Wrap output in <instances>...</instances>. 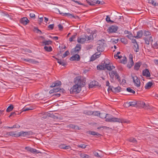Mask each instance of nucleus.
I'll return each mask as SVG.
<instances>
[{"instance_id": "obj_1", "label": "nucleus", "mask_w": 158, "mask_h": 158, "mask_svg": "<svg viewBox=\"0 0 158 158\" xmlns=\"http://www.w3.org/2000/svg\"><path fill=\"white\" fill-rule=\"evenodd\" d=\"M74 82L75 84L81 88L85 85L84 80L81 79L79 77H77L74 79Z\"/></svg>"}, {"instance_id": "obj_2", "label": "nucleus", "mask_w": 158, "mask_h": 158, "mask_svg": "<svg viewBox=\"0 0 158 158\" xmlns=\"http://www.w3.org/2000/svg\"><path fill=\"white\" fill-rule=\"evenodd\" d=\"M81 45L80 44H77L76 47L72 49L71 51V54H78L81 51Z\"/></svg>"}, {"instance_id": "obj_3", "label": "nucleus", "mask_w": 158, "mask_h": 158, "mask_svg": "<svg viewBox=\"0 0 158 158\" xmlns=\"http://www.w3.org/2000/svg\"><path fill=\"white\" fill-rule=\"evenodd\" d=\"M81 90V88L76 84L74 85L70 89L71 93H78Z\"/></svg>"}, {"instance_id": "obj_4", "label": "nucleus", "mask_w": 158, "mask_h": 158, "mask_svg": "<svg viewBox=\"0 0 158 158\" xmlns=\"http://www.w3.org/2000/svg\"><path fill=\"white\" fill-rule=\"evenodd\" d=\"M118 29V27L114 25H111L108 28L107 31L109 33H115Z\"/></svg>"}, {"instance_id": "obj_5", "label": "nucleus", "mask_w": 158, "mask_h": 158, "mask_svg": "<svg viewBox=\"0 0 158 158\" xmlns=\"http://www.w3.org/2000/svg\"><path fill=\"white\" fill-rule=\"evenodd\" d=\"M109 75L111 78H113L114 76H115V78L118 79H120V77L119 75L118 74L116 71H112L109 72Z\"/></svg>"}, {"instance_id": "obj_6", "label": "nucleus", "mask_w": 158, "mask_h": 158, "mask_svg": "<svg viewBox=\"0 0 158 158\" xmlns=\"http://www.w3.org/2000/svg\"><path fill=\"white\" fill-rule=\"evenodd\" d=\"M132 78L133 80V82L135 84V86L137 87H139L140 86V82L139 79L138 77L135 76L134 77L132 76Z\"/></svg>"}, {"instance_id": "obj_7", "label": "nucleus", "mask_w": 158, "mask_h": 158, "mask_svg": "<svg viewBox=\"0 0 158 158\" xmlns=\"http://www.w3.org/2000/svg\"><path fill=\"white\" fill-rule=\"evenodd\" d=\"M72 55H73L70 58V60L71 61H79L80 59V56L78 54H71Z\"/></svg>"}, {"instance_id": "obj_8", "label": "nucleus", "mask_w": 158, "mask_h": 158, "mask_svg": "<svg viewBox=\"0 0 158 158\" xmlns=\"http://www.w3.org/2000/svg\"><path fill=\"white\" fill-rule=\"evenodd\" d=\"M87 36L86 35H82V37L80 38L78 37L77 39V41L78 43H80L83 44L86 40Z\"/></svg>"}, {"instance_id": "obj_9", "label": "nucleus", "mask_w": 158, "mask_h": 158, "mask_svg": "<svg viewBox=\"0 0 158 158\" xmlns=\"http://www.w3.org/2000/svg\"><path fill=\"white\" fill-rule=\"evenodd\" d=\"M137 104L136 107H142L143 108H146V107L145 103L142 101H136Z\"/></svg>"}, {"instance_id": "obj_10", "label": "nucleus", "mask_w": 158, "mask_h": 158, "mask_svg": "<svg viewBox=\"0 0 158 158\" xmlns=\"http://www.w3.org/2000/svg\"><path fill=\"white\" fill-rule=\"evenodd\" d=\"M25 149L28 151H29L33 153H36L37 154H38L40 153V152L35 149L33 148L29 147H26L25 148Z\"/></svg>"}, {"instance_id": "obj_11", "label": "nucleus", "mask_w": 158, "mask_h": 158, "mask_svg": "<svg viewBox=\"0 0 158 158\" xmlns=\"http://www.w3.org/2000/svg\"><path fill=\"white\" fill-rule=\"evenodd\" d=\"M104 67L105 70L106 69L107 70L109 71H110L115 68V67L113 66L111 64H110L109 61L107 64H106L105 65V66Z\"/></svg>"}, {"instance_id": "obj_12", "label": "nucleus", "mask_w": 158, "mask_h": 158, "mask_svg": "<svg viewBox=\"0 0 158 158\" xmlns=\"http://www.w3.org/2000/svg\"><path fill=\"white\" fill-rule=\"evenodd\" d=\"M142 75L146 77H149L151 76L150 73L148 69H145L142 71Z\"/></svg>"}, {"instance_id": "obj_13", "label": "nucleus", "mask_w": 158, "mask_h": 158, "mask_svg": "<svg viewBox=\"0 0 158 158\" xmlns=\"http://www.w3.org/2000/svg\"><path fill=\"white\" fill-rule=\"evenodd\" d=\"M20 22L24 25H26L29 23V21L26 17L22 18L20 20Z\"/></svg>"}, {"instance_id": "obj_14", "label": "nucleus", "mask_w": 158, "mask_h": 158, "mask_svg": "<svg viewBox=\"0 0 158 158\" xmlns=\"http://www.w3.org/2000/svg\"><path fill=\"white\" fill-rule=\"evenodd\" d=\"M129 58L130 62L128 63L127 64V66L129 68H131L134 64V62L133 60V56L132 55H129Z\"/></svg>"}, {"instance_id": "obj_15", "label": "nucleus", "mask_w": 158, "mask_h": 158, "mask_svg": "<svg viewBox=\"0 0 158 158\" xmlns=\"http://www.w3.org/2000/svg\"><path fill=\"white\" fill-rule=\"evenodd\" d=\"M145 44L148 45H149L150 44V42H153V40L152 37L151 36L149 37H147L144 38Z\"/></svg>"}, {"instance_id": "obj_16", "label": "nucleus", "mask_w": 158, "mask_h": 158, "mask_svg": "<svg viewBox=\"0 0 158 158\" xmlns=\"http://www.w3.org/2000/svg\"><path fill=\"white\" fill-rule=\"evenodd\" d=\"M110 89L111 91L115 93L119 92L121 91L120 90L121 89V87L119 86L115 88H114L113 87V88H111Z\"/></svg>"}, {"instance_id": "obj_17", "label": "nucleus", "mask_w": 158, "mask_h": 158, "mask_svg": "<svg viewBox=\"0 0 158 158\" xmlns=\"http://www.w3.org/2000/svg\"><path fill=\"white\" fill-rule=\"evenodd\" d=\"M59 12L60 14L62 15L63 16H67L68 17H70V18H75V16L72 14H71L69 13H60V11L59 10Z\"/></svg>"}, {"instance_id": "obj_18", "label": "nucleus", "mask_w": 158, "mask_h": 158, "mask_svg": "<svg viewBox=\"0 0 158 158\" xmlns=\"http://www.w3.org/2000/svg\"><path fill=\"white\" fill-rule=\"evenodd\" d=\"M61 82L59 81H56L53 83L52 85L50 86L51 87H56L61 85Z\"/></svg>"}, {"instance_id": "obj_19", "label": "nucleus", "mask_w": 158, "mask_h": 158, "mask_svg": "<svg viewBox=\"0 0 158 158\" xmlns=\"http://www.w3.org/2000/svg\"><path fill=\"white\" fill-rule=\"evenodd\" d=\"M143 35V31L142 30H140L137 32V35L136 36H134V37L137 39H139Z\"/></svg>"}, {"instance_id": "obj_20", "label": "nucleus", "mask_w": 158, "mask_h": 158, "mask_svg": "<svg viewBox=\"0 0 158 158\" xmlns=\"http://www.w3.org/2000/svg\"><path fill=\"white\" fill-rule=\"evenodd\" d=\"M126 104H128V107L130 106L132 107H136L137 102L136 101H134L132 102H126Z\"/></svg>"}, {"instance_id": "obj_21", "label": "nucleus", "mask_w": 158, "mask_h": 158, "mask_svg": "<svg viewBox=\"0 0 158 158\" xmlns=\"http://www.w3.org/2000/svg\"><path fill=\"white\" fill-rule=\"evenodd\" d=\"M55 116L53 114H51L50 113H45L43 115L42 117V118L44 119H46L48 117H51L52 118H54Z\"/></svg>"}, {"instance_id": "obj_22", "label": "nucleus", "mask_w": 158, "mask_h": 158, "mask_svg": "<svg viewBox=\"0 0 158 158\" xmlns=\"http://www.w3.org/2000/svg\"><path fill=\"white\" fill-rule=\"evenodd\" d=\"M141 64L142 63L141 62L136 63L134 67V69L136 70H138Z\"/></svg>"}, {"instance_id": "obj_23", "label": "nucleus", "mask_w": 158, "mask_h": 158, "mask_svg": "<svg viewBox=\"0 0 158 158\" xmlns=\"http://www.w3.org/2000/svg\"><path fill=\"white\" fill-rule=\"evenodd\" d=\"M89 134L94 136H96V137H100L101 135H101L100 134L97 133L95 131H89Z\"/></svg>"}, {"instance_id": "obj_24", "label": "nucleus", "mask_w": 158, "mask_h": 158, "mask_svg": "<svg viewBox=\"0 0 158 158\" xmlns=\"http://www.w3.org/2000/svg\"><path fill=\"white\" fill-rule=\"evenodd\" d=\"M153 83L152 82H149L147 83L145 86V88L146 89H148L151 88Z\"/></svg>"}, {"instance_id": "obj_25", "label": "nucleus", "mask_w": 158, "mask_h": 158, "mask_svg": "<svg viewBox=\"0 0 158 158\" xmlns=\"http://www.w3.org/2000/svg\"><path fill=\"white\" fill-rule=\"evenodd\" d=\"M109 120L110 121L109 122H118L120 120L119 118L114 117L113 116L111 119H109Z\"/></svg>"}, {"instance_id": "obj_26", "label": "nucleus", "mask_w": 158, "mask_h": 158, "mask_svg": "<svg viewBox=\"0 0 158 158\" xmlns=\"http://www.w3.org/2000/svg\"><path fill=\"white\" fill-rule=\"evenodd\" d=\"M97 50L98 52H102L104 50V48L103 47L102 44H100L98 46Z\"/></svg>"}, {"instance_id": "obj_27", "label": "nucleus", "mask_w": 158, "mask_h": 158, "mask_svg": "<svg viewBox=\"0 0 158 158\" xmlns=\"http://www.w3.org/2000/svg\"><path fill=\"white\" fill-rule=\"evenodd\" d=\"M98 83V82L97 81H92V82H90V84L89 85V87L90 88H92L94 86L97 85Z\"/></svg>"}, {"instance_id": "obj_28", "label": "nucleus", "mask_w": 158, "mask_h": 158, "mask_svg": "<svg viewBox=\"0 0 158 158\" xmlns=\"http://www.w3.org/2000/svg\"><path fill=\"white\" fill-rule=\"evenodd\" d=\"M134 49L135 51L136 52L139 51V48L138 44H135L134 45Z\"/></svg>"}, {"instance_id": "obj_29", "label": "nucleus", "mask_w": 158, "mask_h": 158, "mask_svg": "<svg viewBox=\"0 0 158 158\" xmlns=\"http://www.w3.org/2000/svg\"><path fill=\"white\" fill-rule=\"evenodd\" d=\"M44 49L46 51L48 52H50L52 50V48L51 46L48 47L47 46H45L44 47Z\"/></svg>"}, {"instance_id": "obj_30", "label": "nucleus", "mask_w": 158, "mask_h": 158, "mask_svg": "<svg viewBox=\"0 0 158 158\" xmlns=\"http://www.w3.org/2000/svg\"><path fill=\"white\" fill-rule=\"evenodd\" d=\"M42 43L45 45H48L51 44L52 43V41L50 40H48L44 41L42 42Z\"/></svg>"}, {"instance_id": "obj_31", "label": "nucleus", "mask_w": 158, "mask_h": 158, "mask_svg": "<svg viewBox=\"0 0 158 158\" xmlns=\"http://www.w3.org/2000/svg\"><path fill=\"white\" fill-rule=\"evenodd\" d=\"M106 122H109L110 121L109 119L110 120L113 116L108 114H106Z\"/></svg>"}, {"instance_id": "obj_32", "label": "nucleus", "mask_w": 158, "mask_h": 158, "mask_svg": "<svg viewBox=\"0 0 158 158\" xmlns=\"http://www.w3.org/2000/svg\"><path fill=\"white\" fill-rule=\"evenodd\" d=\"M83 113L88 115L92 114V111L90 110H85L83 112Z\"/></svg>"}, {"instance_id": "obj_33", "label": "nucleus", "mask_w": 158, "mask_h": 158, "mask_svg": "<svg viewBox=\"0 0 158 158\" xmlns=\"http://www.w3.org/2000/svg\"><path fill=\"white\" fill-rule=\"evenodd\" d=\"M61 148L65 149H69L71 148V147L69 145L66 146L65 145H61L60 146Z\"/></svg>"}, {"instance_id": "obj_34", "label": "nucleus", "mask_w": 158, "mask_h": 158, "mask_svg": "<svg viewBox=\"0 0 158 158\" xmlns=\"http://www.w3.org/2000/svg\"><path fill=\"white\" fill-rule=\"evenodd\" d=\"M129 141L133 143L136 144L137 143V141L136 139L133 137L130 138L129 139Z\"/></svg>"}, {"instance_id": "obj_35", "label": "nucleus", "mask_w": 158, "mask_h": 158, "mask_svg": "<svg viewBox=\"0 0 158 158\" xmlns=\"http://www.w3.org/2000/svg\"><path fill=\"white\" fill-rule=\"evenodd\" d=\"M106 85L107 86H108L109 87L107 89L108 92H109V91H110V88H113V86L110 85V83L108 81H106Z\"/></svg>"}, {"instance_id": "obj_36", "label": "nucleus", "mask_w": 158, "mask_h": 158, "mask_svg": "<svg viewBox=\"0 0 158 158\" xmlns=\"http://www.w3.org/2000/svg\"><path fill=\"white\" fill-rule=\"evenodd\" d=\"M33 30L34 31L37 33H40V34H41L42 33V31L40 30L38 27H34Z\"/></svg>"}, {"instance_id": "obj_37", "label": "nucleus", "mask_w": 158, "mask_h": 158, "mask_svg": "<svg viewBox=\"0 0 158 158\" xmlns=\"http://www.w3.org/2000/svg\"><path fill=\"white\" fill-rule=\"evenodd\" d=\"M13 108V106L12 105H11L9 106L6 109V111L7 112H9L11 111Z\"/></svg>"}, {"instance_id": "obj_38", "label": "nucleus", "mask_w": 158, "mask_h": 158, "mask_svg": "<svg viewBox=\"0 0 158 158\" xmlns=\"http://www.w3.org/2000/svg\"><path fill=\"white\" fill-rule=\"evenodd\" d=\"M98 55H96V54H94L90 58V61H93L95 60L96 58H98Z\"/></svg>"}, {"instance_id": "obj_39", "label": "nucleus", "mask_w": 158, "mask_h": 158, "mask_svg": "<svg viewBox=\"0 0 158 158\" xmlns=\"http://www.w3.org/2000/svg\"><path fill=\"white\" fill-rule=\"evenodd\" d=\"M21 113V112L19 113L18 111H16L14 112H11L10 115L9 116V117L10 118L12 116H14L15 115L17 114H19Z\"/></svg>"}, {"instance_id": "obj_40", "label": "nucleus", "mask_w": 158, "mask_h": 158, "mask_svg": "<svg viewBox=\"0 0 158 158\" xmlns=\"http://www.w3.org/2000/svg\"><path fill=\"white\" fill-rule=\"evenodd\" d=\"M105 66H102V65H98L97 67V69L98 70H105Z\"/></svg>"}, {"instance_id": "obj_41", "label": "nucleus", "mask_w": 158, "mask_h": 158, "mask_svg": "<svg viewBox=\"0 0 158 158\" xmlns=\"http://www.w3.org/2000/svg\"><path fill=\"white\" fill-rule=\"evenodd\" d=\"M106 114L104 113H100L99 117L102 118H106Z\"/></svg>"}, {"instance_id": "obj_42", "label": "nucleus", "mask_w": 158, "mask_h": 158, "mask_svg": "<svg viewBox=\"0 0 158 158\" xmlns=\"http://www.w3.org/2000/svg\"><path fill=\"white\" fill-rule=\"evenodd\" d=\"M126 89L127 91L133 94L135 93V91L132 89L131 88H130V87H128Z\"/></svg>"}, {"instance_id": "obj_43", "label": "nucleus", "mask_w": 158, "mask_h": 158, "mask_svg": "<svg viewBox=\"0 0 158 158\" xmlns=\"http://www.w3.org/2000/svg\"><path fill=\"white\" fill-rule=\"evenodd\" d=\"M121 42L124 44H127V41L125 38H123L120 39Z\"/></svg>"}, {"instance_id": "obj_44", "label": "nucleus", "mask_w": 158, "mask_h": 158, "mask_svg": "<svg viewBox=\"0 0 158 158\" xmlns=\"http://www.w3.org/2000/svg\"><path fill=\"white\" fill-rule=\"evenodd\" d=\"M77 34L76 33H75V34L73 35L72 37L69 38V40L70 42L73 41V40L75 39L76 38V36L77 35Z\"/></svg>"}, {"instance_id": "obj_45", "label": "nucleus", "mask_w": 158, "mask_h": 158, "mask_svg": "<svg viewBox=\"0 0 158 158\" xmlns=\"http://www.w3.org/2000/svg\"><path fill=\"white\" fill-rule=\"evenodd\" d=\"M69 54V51L67 50L63 54V56H62V58H63L68 56Z\"/></svg>"}, {"instance_id": "obj_46", "label": "nucleus", "mask_w": 158, "mask_h": 158, "mask_svg": "<svg viewBox=\"0 0 158 158\" xmlns=\"http://www.w3.org/2000/svg\"><path fill=\"white\" fill-rule=\"evenodd\" d=\"M92 114H93L94 116H98L100 113L99 111H94L92 112Z\"/></svg>"}, {"instance_id": "obj_47", "label": "nucleus", "mask_w": 158, "mask_h": 158, "mask_svg": "<svg viewBox=\"0 0 158 158\" xmlns=\"http://www.w3.org/2000/svg\"><path fill=\"white\" fill-rule=\"evenodd\" d=\"M87 145L83 144H81L80 145H77V146L78 148H85Z\"/></svg>"}, {"instance_id": "obj_48", "label": "nucleus", "mask_w": 158, "mask_h": 158, "mask_svg": "<svg viewBox=\"0 0 158 158\" xmlns=\"http://www.w3.org/2000/svg\"><path fill=\"white\" fill-rule=\"evenodd\" d=\"M127 61V59L126 57H125L121 60V63L123 64H126Z\"/></svg>"}, {"instance_id": "obj_49", "label": "nucleus", "mask_w": 158, "mask_h": 158, "mask_svg": "<svg viewBox=\"0 0 158 158\" xmlns=\"http://www.w3.org/2000/svg\"><path fill=\"white\" fill-rule=\"evenodd\" d=\"M19 135L20 136H25V131H21L19 132Z\"/></svg>"}, {"instance_id": "obj_50", "label": "nucleus", "mask_w": 158, "mask_h": 158, "mask_svg": "<svg viewBox=\"0 0 158 158\" xmlns=\"http://www.w3.org/2000/svg\"><path fill=\"white\" fill-rule=\"evenodd\" d=\"M109 61V60L107 59L106 60V61H102L101 63V64L102 66H105V65L106 64H107V63H108Z\"/></svg>"}, {"instance_id": "obj_51", "label": "nucleus", "mask_w": 158, "mask_h": 158, "mask_svg": "<svg viewBox=\"0 0 158 158\" xmlns=\"http://www.w3.org/2000/svg\"><path fill=\"white\" fill-rule=\"evenodd\" d=\"M13 131H10L9 132H7L6 135H5V136L6 137H7L8 136H13Z\"/></svg>"}, {"instance_id": "obj_52", "label": "nucleus", "mask_w": 158, "mask_h": 158, "mask_svg": "<svg viewBox=\"0 0 158 158\" xmlns=\"http://www.w3.org/2000/svg\"><path fill=\"white\" fill-rule=\"evenodd\" d=\"M106 20L108 23L111 22L112 23L114 22L113 21L110 20V18L108 15L106 16Z\"/></svg>"}, {"instance_id": "obj_53", "label": "nucleus", "mask_w": 158, "mask_h": 158, "mask_svg": "<svg viewBox=\"0 0 158 158\" xmlns=\"http://www.w3.org/2000/svg\"><path fill=\"white\" fill-rule=\"evenodd\" d=\"M153 47L155 48H158V41H156V43L153 44Z\"/></svg>"}, {"instance_id": "obj_54", "label": "nucleus", "mask_w": 158, "mask_h": 158, "mask_svg": "<svg viewBox=\"0 0 158 158\" xmlns=\"http://www.w3.org/2000/svg\"><path fill=\"white\" fill-rule=\"evenodd\" d=\"M109 128V127H107L106 126H102V127H98L97 128V129H98V130H100V129H101L102 128V129L103 130V129H107V128Z\"/></svg>"}, {"instance_id": "obj_55", "label": "nucleus", "mask_w": 158, "mask_h": 158, "mask_svg": "<svg viewBox=\"0 0 158 158\" xmlns=\"http://www.w3.org/2000/svg\"><path fill=\"white\" fill-rule=\"evenodd\" d=\"M15 132H16L13 131V136H14V137H18L20 136L19 135V132H18V133H15Z\"/></svg>"}, {"instance_id": "obj_56", "label": "nucleus", "mask_w": 158, "mask_h": 158, "mask_svg": "<svg viewBox=\"0 0 158 158\" xmlns=\"http://www.w3.org/2000/svg\"><path fill=\"white\" fill-rule=\"evenodd\" d=\"M33 132L31 131H25L26 136L30 135H32Z\"/></svg>"}, {"instance_id": "obj_57", "label": "nucleus", "mask_w": 158, "mask_h": 158, "mask_svg": "<svg viewBox=\"0 0 158 158\" xmlns=\"http://www.w3.org/2000/svg\"><path fill=\"white\" fill-rule=\"evenodd\" d=\"M53 57L54 58H55L57 61V62L60 64L61 65V60L57 58H56L54 56H53Z\"/></svg>"}, {"instance_id": "obj_58", "label": "nucleus", "mask_w": 158, "mask_h": 158, "mask_svg": "<svg viewBox=\"0 0 158 158\" xmlns=\"http://www.w3.org/2000/svg\"><path fill=\"white\" fill-rule=\"evenodd\" d=\"M127 37L131 40L134 37V36H133L132 35L131 33L130 34H129V35H127Z\"/></svg>"}, {"instance_id": "obj_59", "label": "nucleus", "mask_w": 158, "mask_h": 158, "mask_svg": "<svg viewBox=\"0 0 158 158\" xmlns=\"http://www.w3.org/2000/svg\"><path fill=\"white\" fill-rule=\"evenodd\" d=\"M30 63H32L33 64H35L39 63V62L35 61L33 59H31Z\"/></svg>"}, {"instance_id": "obj_60", "label": "nucleus", "mask_w": 158, "mask_h": 158, "mask_svg": "<svg viewBox=\"0 0 158 158\" xmlns=\"http://www.w3.org/2000/svg\"><path fill=\"white\" fill-rule=\"evenodd\" d=\"M151 35L150 32L148 31H145L144 33V35L145 36L149 35Z\"/></svg>"}, {"instance_id": "obj_61", "label": "nucleus", "mask_w": 158, "mask_h": 158, "mask_svg": "<svg viewBox=\"0 0 158 158\" xmlns=\"http://www.w3.org/2000/svg\"><path fill=\"white\" fill-rule=\"evenodd\" d=\"M60 93H56V94H53L52 95V96H54L55 98H57L60 97Z\"/></svg>"}, {"instance_id": "obj_62", "label": "nucleus", "mask_w": 158, "mask_h": 158, "mask_svg": "<svg viewBox=\"0 0 158 158\" xmlns=\"http://www.w3.org/2000/svg\"><path fill=\"white\" fill-rule=\"evenodd\" d=\"M61 65L62 66H65L66 65V62L64 60H61Z\"/></svg>"}, {"instance_id": "obj_63", "label": "nucleus", "mask_w": 158, "mask_h": 158, "mask_svg": "<svg viewBox=\"0 0 158 158\" xmlns=\"http://www.w3.org/2000/svg\"><path fill=\"white\" fill-rule=\"evenodd\" d=\"M54 26V24L49 25L48 26V28H50L51 30H52L53 29Z\"/></svg>"}, {"instance_id": "obj_64", "label": "nucleus", "mask_w": 158, "mask_h": 158, "mask_svg": "<svg viewBox=\"0 0 158 158\" xmlns=\"http://www.w3.org/2000/svg\"><path fill=\"white\" fill-rule=\"evenodd\" d=\"M82 157L83 158H89V156L86 154H84L82 155Z\"/></svg>"}]
</instances>
